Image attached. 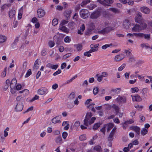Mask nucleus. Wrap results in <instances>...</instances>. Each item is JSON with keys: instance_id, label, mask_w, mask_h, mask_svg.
Segmentation results:
<instances>
[{"instance_id": "e2e57ef3", "label": "nucleus", "mask_w": 152, "mask_h": 152, "mask_svg": "<svg viewBox=\"0 0 152 152\" xmlns=\"http://www.w3.org/2000/svg\"><path fill=\"white\" fill-rule=\"evenodd\" d=\"M58 84L55 83L52 86V88L53 89L56 90L58 88Z\"/></svg>"}, {"instance_id": "bb28decb", "label": "nucleus", "mask_w": 152, "mask_h": 152, "mask_svg": "<svg viewBox=\"0 0 152 152\" xmlns=\"http://www.w3.org/2000/svg\"><path fill=\"white\" fill-rule=\"evenodd\" d=\"M148 129L145 128L142 129L141 130V134L143 135L144 136L148 133Z\"/></svg>"}, {"instance_id": "f8f14e48", "label": "nucleus", "mask_w": 152, "mask_h": 152, "mask_svg": "<svg viewBox=\"0 0 152 152\" xmlns=\"http://www.w3.org/2000/svg\"><path fill=\"white\" fill-rule=\"evenodd\" d=\"M131 129L136 132V135L139 136L140 135V129L139 127L137 126H132L131 127Z\"/></svg>"}, {"instance_id": "603ef678", "label": "nucleus", "mask_w": 152, "mask_h": 152, "mask_svg": "<svg viewBox=\"0 0 152 152\" xmlns=\"http://www.w3.org/2000/svg\"><path fill=\"white\" fill-rule=\"evenodd\" d=\"M98 45L99 44H92L90 45V48L91 49L97 48H96L98 47Z\"/></svg>"}, {"instance_id": "864d4df0", "label": "nucleus", "mask_w": 152, "mask_h": 152, "mask_svg": "<svg viewBox=\"0 0 152 152\" xmlns=\"http://www.w3.org/2000/svg\"><path fill=\"white\" fill-rule=\"evenodd\" d=\"M99 88L97 87L93 89V93L94 94L96 95L97 94L98 92Z\"/></svg>"}, {"instance_id": "338daca9", "label": "nucleus", "mask_w": 152, "mask_h": 152, "mask_svg": "<svg viewBox=\"0 0 152 152\" xmlns=\"http://www.w3.org/2000/svg\"><path fill=\"white\" fill-rule=\"evenodd\" d=\"M103 77H102V76H99L97 77V80L99 82H100L102 81L103 79Z\"/></svg>"}, {"instance_id": "412c9836", "label": "nucleus", "mask_w": 152, "mask_h": 152, "mask_svg": "<svg viewBox=\"0 0 152 152\" xmlns=\"http://www.w3.org/2000/svg\"><path fill=\"white\" fill-rule=\"evenodd\" d=\"M15 13V10L13 9L11 10L9 12V16L11 18H13L14 17Z\"/></svg>"}, {"instance_id": "37998d69", "label": "nucleus", "mask_w": 152, "mask_h": 152, "mask_svg": "<svg viewBox=\"0 0 152 152\" xmlns=\"http://www.w3.org/2000/svg\"><path fill=\"white\" fill-rule=\"evenodd\" d=\"M131 89L132 91V92L133 93L137 92L139 91L138 88L137 87L132 88Z\"/></svg>"}, {"instance_id": "13d9d810", "label": "nucleus", "mask_w": 152, "mask_h": 152, "mask_svg": "<svg viewBox=\"0 0 152 152\" xmlns=\"http://www.w3.org/2000/svg\"><path fill=\"white\" fill-rule=\"evenodd\" d=\"M136 111L134 110H132L130 113V115L131 116L133 117L134 116L135 114L136 113Z\"/></svg>"}, {"instance_id": "393cba45", "label": "nucleus", "mask_w": 152, "mask_h": 152, "mask_svg": "<svg viewBox=\"0 0 152 152\" xmlns=\"http://www.w3.org/2000/svg\"><path fill=\"white\" fill-rule=\"evenodd\" d=\"M7 39V38L6 37L2 35H0V43H2L5 42Z\"/></svg>"}, {"instance_id": "5fc2aeb1", "label": "nucleus", "mask_w": 152, "mask_h": 152, "mask_svg": "<svg viewBox=\"0 0 152 152\" xmlns=\"http://www.w3.org/2000/svg\"><path fill=\"white\" fill-rule=\"evenodd\" d=\"M84 55L88 57H90L91 56V55L89 51H88L84 52Z\"/></svg>"}, {"instance_id": "a18cd8bd", "label": "nucleus", "mask_w": 152, "mask_h": 152, "mask_svg": "<svg viewBox=\"0 0 152 152\" xmlns=\"http://www.w3.org/2000/svg\"><path fill=\"white\" fill-rule=\"evenodd\" d=\"M77 77V75H76L75 76L72 77L71 79L70 80H67V83H70L71 82H72V81L74 80Z\"/></svg>"}, {"instance_id": "49530a36", "label": "nucleus", "mask_w": 152, "mask_h": 152, "mask_svg": "<svg viewBox=\"0 0 152 152\" xmlns=\"http://www.w3.org/2000/svg\"><path fill=\"white\" fill-rule=\"evenodd\" d=\"M34 107L33 106H31L30 107L28 108L26 111H25L23 112L24 114L25 113H28L30 111H32L33 110Z\"/></svg>"}, {"instance_id": "0eeeda50", "label": "nucleus", "mask_w": 152, "mask_h": 152, "mask_svg": "<svg viewBox=\"0 0 152 152\" xmlns=\"http://www.w3.org/2000/svg\"><path fill=\"white\" fill-rule=\"evenodd\" d=\"M100 12L99 11H96L92 13L90 16L92 19H96L98 18L100 15Z\"/></svg>"}, {"instance_id": "3c124183", "label": "nucleus", "mask_w": 152, "mask_h": 152, "mask_svg": "<svg viewBox=\"0 0 152 152\" xmlns=\"http://www.w3.org/2000/svg\"><path fill=\"white\" fill-rule=\"evenodd\" d=\"M125 64H123L121 66L118 68V70L119 71H121L125 67Z\"/></svg>"}, {"instance_id": "4be33fe9", "label": "nucleus", "mask_w": 152, "mask_h": 152, "mask_svg": "<svg viewBox=\"0 0 152 152\" xmlns=\"http://www.w3.org/2000/svg\"><path fill=\"white\" fill-rule=\"evenodd\" d=\"M74 47L78 51L81 50L83 49V46L81 44L75 45Z\"/></svg>"}, {"instance_id": "f03ea898", "label": "nucleus", "mask_w": 152, "mask_h": 152, "mask_svg": "<svg viewBox=\"0 0 152 152\" xmlns=\"http://www.w3.org/2000/svg\"><path fill=\"white\" fill-rule=\"evenodd\" d=\"M92 116V115L91 112L87 113L85 118L84 120L83 124L85 126H88L89 125H91L94 122L96 118L94 117L90 119Z\"/></svg>"}, {"instance_id": "7ed1b4c3", "label": "nucleus", "mask_w": 152, "mask_h": 152, "mask_svg": "<svg viewBox=\"0 0 152 152\" xmlns=\"http://www.w3.org/2000/svg\"><path fill=\"white\" fill-rule=\"evenodd\" d=\"M66 21L62 20L61 22L59 27V29L61 31L66 33Z\"/></svg>"}, {"instance_id": "39448f33", "label": "nucleus", "mask_w": 152, "mask_h": 152, "mask_svg": "<svg viewBox=\"0 0 152 152\" xmlns=\"http://www.w3.org/2000/svg\"><path fill=\"white\" fill-rule=\"evenodd\" d=\"M142 14L139 12L137 14L136 16L135 17V20L136 22L139 23H141L144 20L142 18Z\"/></svg>"}, {"instance_id": "f257e3e1", "label": "nucleus", "mask_w": 152, "mask_h": 152, "mask_svg": "<svg viewBox=\"0 0 152 152\" xmlns=\"http://www.w3.org/2000/svg\"><path fill=\"white\" fill-rule=\"evenodd\" d=\"M110 24L107 22H105L102 24V25L104 28L98 31V33L100 34H107L110 31L113 30V28L110 26Z\"/></svg>"}, {"instance_id": "72a5a7b5", "label": "nucleus", "mask_w": 152, "mask_h": 152, "mask_svg": "<svg viewBox=\"0 0 152 152\" xmlns=\"http://www.w3.org/2000/svg\"><path fill=\"white\" fill-rule=\"evenodd\" d=\"M62 140V139L61 136H59L56 139L55 141L56 143H62L61 142Z\"/></svg>"}, {"instance_id": "cd10ccee", "label": "nucleus", "mask_w": 152, "mask_h": 152, "mask_svg": "<svg viewBox=\"0 0 152 152\" xmlns=\"http://www.w3.org/2000/svg\"><path fill=\"white\" fill-rule=\"evenodd\" d=\"M145 20H143V22H142L140 24V26H141L142 30V29H145L147 27V24L145 23Z\"/></svg>"}, {"instance_id": "a878e982", "label": "nucleus", "mask_w": 152, "mask_h": 152, "mask_svg": "<svg viewBox=\"0 0 152 152\" xmlns=\"http://www.w3.org/2000/svg\"><path fill=\"white\" fill-rule=\"evenodd\" d=\"M23 10V7H21L19 10L18 14V18L19 19H21L22 16V13Z\"/></svg>"}, {"instance_id": "c03bdc74", "label": "nucleus", "mask_w": 152, "mask_h": 152, "mask_svg": "<svg viewBox=\"0 0 152 152\" xmlns=\"http://www.w3.org/2000/svg\"><path fill=\"white\" fill-rule=\"evenodd\" d=\"M39 98V96L37 95H35L33 97L32 99H31L30 102H32L34 100L38 99Z\"/></svg>"}, {"instance_id": "ea45409f", "label": "nucleus", "mask_w": 152, "mask_h": 152, "mask_svg": "<svg viewBox=\"0 0 152 152\" xmlns=\"http://www.w3.org/2000/svg\"><path fill=\"white\" fill-rule=\"evenodd\" d=\"M19 37H17L15 38L12 44V47H13L14 46H15L17 44V42H18L19 40Z\"/></svg>"}, {"instance_id": "0e129e2a", "label": "nucleus", "mask_w": 152, "mask_h": 152, "mask_svg": "<svg viewBox=\"0 0 152 152\" xmlns=\"http://www.w3.org/2000/svg\"><path fill=\"white\" fill-rule=\"evenodd\" d=\"M22 88V86L21 84H18L16 86V88L17 90H20Z\"/></svg>"}, {"instance_id": "6e6d98bb", "label": "nucleus", "mask_w": 152, "mask_h": 152, "mask_svg": "<svg viewBox=\"0 0 152 152\" xmlns=\"http://www.w3.org/2000/svg\"><path fill=\"white\" fill-rule=\"evenodd\" d=\"M75 93L74 92H72L70 94L69 97L71 99H73L75 97Z\"/></svg>"}, {"instance_id": "7c9ffc66", "label": "nucleus", "mask_w": 152, "mask_h": 152, "mask_svg": "<svg viewBox=\"0 0 152 152\" xmlns=\"http://www.w3.org/2000/svg\"><path fill=\"white\" fill-rule=\"evenodd\" d=\"M97 1L98 2L103 5L104 6L106 7L110 6V5L106 4V2L104 0H97Z\"/></svg>"}, {"instance_id": "e433bc0d", "label": "nucleus", "mask_w": 152, "mask_h": 152, "mask_svg": "<svg viewBox=\"0 0 152 152\" xmlns=\"http://www.w3.org/2000/svg\"><path fill=\"white\" fill-rule=\"evenodd\" d=\"M95 28L94 24L93 23H91L89 25V29L91 31H92Z\"/></svg>"}, {"instance_id": "dca6fc26", "label": "nucleus", "mask_w": 152, "mask_h": 152, "mask_svg": "<svg viewBox=\"0 0 152 152\" xmlns=\"http://www.w3.org/2000/svg\"><path fill=\"white\" fill-rule=\"evenodd\" d=\"M117 101L118 102H121L125 103L126 101V98L125 97L123 96H118L116 99Z\"/></svg>"}, {"instance_id": "bf43d9fd", "label": "nucleus", "mask_w": 152, "mask_h": 152, "mask_svg": "<svg viewBox=\"0 0 152 152\" xmlns=\"http://www.w3.org/2000/svg\"><path fill=\"white\" fill-rule=\"evenodd\" d=\"M47 53L46 50H43L42 51L41 55L43 56H44L46 55Z\"/></svg>"}, {"instance_id": "58836bf2", "label": "nucleus", "mask_w": 152, "mask_h": 152, "mask_svg": "<svg viewBox=\"0 0 152 152\" xmlns=\"http://www.w3.org/2000/svg\"><path fill=\"white\" fill-rule=\"evenodd\" d=\"M58 20L57 19H54L52 21V24L53 26H56L58 23Z\"/></svg>"}, {"instance_id": "f704fd0d", "label": "nucleus", "mask_w": 152, "mask_h": 152, "mask_svg": "<svg viewBox=\"0 0 152 152\" xmlns=\"http://www.w3.org/2000/svg\"><path fill=\"white\" fill-rule=\"evenodd\" d=\"M79 139L81 141L84 140L86 139V135L85 134H83L79 136Z\"/></svg>"}, {"instance_id": "69168bd1", "label": "nucleus", "mask_w": 152, "mask_h": 152, "mask_svg": "<svg viewBox=\"0 0 152 152\" xmlns=\"http://www.w3.org/2000/svg\"><path fill=\"white\" fill-rule=\"evenodd\" d=\"M94 149L97 151H99L101 150V147L99 146H96L94 147Z\"/></svg>"}, {"instance_id": "4c0bfd02", "label": "nucleus", "mask_w": 152, "mask_h": 152, "mask_svg": "<svg viewBox=\"0 0 152 152\" xmlns=\"http://www.w3.org/2000/svg\"><path fill=\"white\" fill-rule=\"evenodd\" d=\"M112 91L115 92V93H119L121 91V89L120 88H117L115 89H112Z\"/></svg>"}, {"instance_id": "774afa93", "label": "nucleus", "mask_w": 152, "mask_h": 152, "mask_svg": "<svg viewBox=\"0 0 152 152\" xmlns=\"http://www.w3.org/2000/svg\"><path fill=\"white\" fill-rule=\"evenodd\" d=\"M135 61V59L134 57H132L129 58V62H134Z\"/></svg>"}, {"instance_id": "c756f323", "label": "nucleus", "mask_w": 152, "mask_h": 152, "mask_svg": "<svg viewBox=\"0 0 152 152\" xmlns=\"http://www.w3.org/2000/svg\"><path fill=\"white\" fill-rule=\"evenodd\" d=\"M114 134L111 132L109 134V136L108 137V140L110 142H111L113 140V137Z\"/></svg>"}, {"instance_id": "8fccbe9b", "label": "nucleus", "mask_w": 152, "mask_h": 152, "mask_svg": "<svg viewBox=\"0 0 152 152\" xmlns=\"http://www.w3.org/2000/svg\"><path fill=\"white\" fill-rule=\"evenodd\" d=\"M31 74V69H28L26 75V77H28Z\"/></svg>"}, {"instance_id": "9b49d317", "label": "nucleus", "mask_w": 152, "mask_h": 152, "mask_svg": "<svg viewBox=\"0 0 152 152\" xmlns=\"http://www.w3.org/2000/svg\"><path fill=\"white\" fill-rule=\"evenodd\" d=\"M125 57V55L122 54H119L115 56L114 59L116 61H119L122 60Z\"/></svg>"}, {"instance_id": "79ce46f5", "label": "nucleus", "mask_w": 152, "mask_h": 152, "mask_svg": "<svg viewBox=\"0 0 152 152\" xmlns=\"http://www.w3.org/2000/svg\"><path fill=\"white\" fill-rule=\"evenodd\" d=\"M147 40H149L150 39V34H144L143 38Z\"/></svg>"}, {"instance_id": "a211bd4d", "label": "nucleus", "mask_w": 152, "mask_h": 152, "mask_svg": "<svg viewBox=\"0 0 152 152\" xmlns=\"http://www.w3.org/2000/svg\"><path fill=\"white\" fill-rule=\"evenodd\" d=\"M17 84L16 79L14 78L12 79L10 83V87L11 89L14 88Z\"/></svg>"}, {"instance_id": "1a4fd4ad", "label": "nucleus", "mask_w": 152, "mask_h": 152, "mask_svg": "<svg viewBox=\"0 0 152 152\" xmlns=\"http://www.w3.org/2000/svg\"><path fill=\"white\" fill-rule=\"evenodd\" d=\"M37 15L38 18H41L44 16L45 15V11L41 9H38L37 10Z\"/></svg>"}, {"instance_id": "473e14b6", "label": "nucleus", "mask_w": 152, "mask_h": 152, "mask_svg": "<svg viewBox=\"0 0 152 152\" xmlns=\"http://www.w3.org/2000/svg\"><path fill=\"white\" fill-rule=\"evenodd\" d=\"M113 107L115 111V114L118 115L119 111V109L118 107L115 104H114L113 105Z\"/></svg>"}, {"instance_id": "a19ab883", "label": "nucleus", "mask_w": 152, "mask_h": 152, "mask_svg": "<svg viewBox=\"0 0 152 152\" xmlns=\"http://www.w3.org/2000/svg\"><path fill=\"white\" fill-rule=\"evenodd\" d=\"M113 44L111 43L110 44H106L102 46V48L103 50L106 49L107 48L109 47L110 46H112Z\"/></svg>"}, {"instance_id": "9d476101", "label": "nucleus", "mask_w": 152, "mask_h": 152, "mask_svg": "<svg viewBox=\"0 0 152 152\" xmlns=\"http://www.w3.org/2000/svg\"><path fill=\"white\" fill-rule=\"evenodd\" d=\"M23 108V104L21 102H19L17 104L15 109L17 112H19L22 110Z\"/></svg>"}, {"instance_id": "4468645a", "label": "nucleus", "mask_w": 152, "mask_h": 152, "mask_svg": "<svg viewBox=\"0 0 152 152\" xmlns=\"http://www.w3.org/2000/svg\"><path fill=\"white\" fill-rule=\"evenodd\" d=\"M142 30L141 26L137 24H136L132 28V31L134 32H140Z\"/></svg>"}, {"instance_id": "2eb2a0df", "label": "nucleus", "mask_w": 152, "mask_h": 152, "mask_svg": "<svg viewBox=\"0 0 152 152\" xmlns=\"http://www.w3.org/2000/svg\"><path fill=\"white\" fill-rule=\"evenodd\" d=\"M46 66L52 69L56 70L58 67V65L57 64L54 65L53 64L49 63L47 64Z\"/></svg>"}, {"instance_id": "5701e85b", "label": "nucleus", "mask_w": 152, "mask_h": 152, "mask_svg": "<svg viewBox=\"0 0 152 152\" xmlns=\"http://www.w3.org/2000/svg\"><path fill=\"white\" fill-rule=\"evenodd\" d=\"M134 36L136 37L140 38H143L144 34L142 33H134Z\"/></svg>"}, {"instance_id": "2f4dec72", "label": "nucleus", "mask_w": 152, "mask_h": 152, "mask_svg": "<svg viewBox=\"0 0 152 152\" xmlns=\"http://www.w3.org/2000/svg\"><path fill=\"white\" fill-rule=\"evenodd\" d=\"M68 26L69 28L72 29L74 28L75 26V23L73 22L72 21L68 23Z\"/></svg>"}, {"instance_id": "09e8293b", "label": "nucleus", "mask_w": 152, "mask_h": 152, "mask_svg": "<svg viewBox=\"0 0 152 152\" xmlns=\"http://www.w3.org/2000/svg\"><path fill=\"white\" fill-rule=\"evenodd\" d=\"M27 62L26 61L24 62L23 63V72H24L26 71L25 69L27 67Z\"/></svg>"}, {"instance_id": "6ab92c4d", "label": "nucleus", "mask_w": 152, "mask_h": 152, "mask_svg": "<svg viewBox=\"0 0 152 152\" xmlns=\"http://www.w3.org/2000/svg\"><path fill=\"white\" fill-rule=\"evenodd\" d=\"M130 24V23L129 20H126L123 23V27L126 29H128L129 28Z\"/></svg>"}, {"instance_id": "052dcab7", "label": "nucleus", "mask_w": 152, "mask_h": 152, "mask_svg": "<svg viewBox=\"0 0 152 152\" xmlns=\"http://www.w3.org/2000/svg\"><path fill=\"white\" fill-rule=\"evenodd\" d=\"M61 72V70L59 69H58V70L55 72H54L53 74V75L54 76H56L60 73Z\"/></svg>"}, {"instance_id": "680f3d73", "label": "nucleus", "mask_w": 152, "mask_h": 152, "mask_svg": "<svg viewBox=\"0 0 152 152\" xmlns=\"http://www.w3.org/2000/svg\"><path fill=\"white\" fill-rule=\"evenodd\" d=\"M88 84V82L87 80H85L83 84H82V85L83 86L87 87V85Z\"/></svg>"}, {"instance_id": "4d7b16f0", "label": "nucleus", "mask_w": 152, "mask_h": 152, "mask_svg": "<svg viewBox=\"0 0 152 152\" xmlns=\"http://www.w3.org/2000/svg\"><path fill=\"white\" fill-rule=\"evenodd\" d=\"M63 138L65 140L66 138V132H63L62 134Z\"/></svg>"}, {"instance_id": "6e6552de", "label": "nucleus", "mask_w": 152, "mask_h": 152, "mask_svg": "<svg viewBox=\"0 0 152 152\" xmlns=\"http://www.w3.org/2000/svg\"><path fill=\"white\" fill-rule=\"evenodd\" d=\"M140 10L142 12L146 14H149L151 12V10L149 8L145 6L140 7Z\"/></svg>"}, {"instance_id": "ddd939ff", "label": "nucleus", "mask_w": 152, "mask_h": 152, "mask_svg": "<svg viewBox=\"0 0 152 152\" xmlns=\"http://www.w3.org/2000/svg\"><path fill=\"white\" fill-rule=\"evenodd\" d=\"M131 96L133 101L140 102L142 100V99L140 96L137 94L135 96L131 95Z\"/></svg>"}, {"instance_id": "aec40b11", "label": "nucleus", "mask_w": 152, "mask_h": 152, "mask_svg": "<svg viewBox=\"0 0 152 152\" xmlns=\"http://www.w3.org/2000/svg\"><path fill=\"white\" fill-rule=\"evenodd\" d=\"M104 125L106 128L107 129V132H108L110 130L112 129L114 126V124L112 123H109L107 124H106Z\"/></svg>"}, {"instance_id": "c9c22d12", "label": "nucleus", "mask_w": 152, "mask_h": 152, "mask_svg": "<svg viewBox=\"0 0 152 152\" xmlns=\"http://www.w3.org/2000/svg\"><path fill=\"white\" fill-rule=\"evenodd\" d=\"M131 52L132 50L129 49L124 50V52L126 54V56H129L131 55Z\"/></svg>"}, {"instance_id": "c85d7f7f", "label": "nucleus", "mask_w": 152, "mask_h": 152, "mask_svg": "<svg viewBox=\"0 0 152 152\" xmlns=\"http://www.w3.org/2000/svg\"><path fill=\"white\" fill-rule=\"evenodd\" d=\"M101 124L100 123L95 124L93 126V129L94 130L97 129L100 126Z\"/></svg>"}, {"instance_id": "423d86ee", "label": "nucleus", "mask_w": 152, "mask_h": 152, "mask_svg": "<svg viewBox=\"0 0 152 152\" xmlns=\"http://www.w3.org/2000/svg\"><path fill=\"white\" fill-rule=\"evenodd\" d=\"M48 92V90L45 87H41L37 91L38 94L39 95H44Z\"/></svg>"}, {"instance_id": "20e7f679", "label": "nucleus", "mask_w": 152, "mask_h": 152, "mask_svg": "<svg viewBox=\"0 0 152 152\" xmlns=\"http://www.w3.org/2000/svg\"><path fill=\"white\" fill-rule=\"evenodd\" d=\"M80 15L83 18H86L89 15V12L88 10L83 9L80 12Z\"/></svg>"}, {"instance_id": "de8ad7c7", "label": "nucleus", "mask_w": 152, "mask_h": 152, "mask_svg": "<svg viewBox=\"0 0 152 152\" xmlns=\"http://www.w3.org/2000/svg\"><path fill=\"white\" fill-rule=\"evenodd\" d=\"M48 45L50 48H52L54 46L55 43L52 41H50L48 42Z\"/></svg>"}, {"instance_id": "b1692460", "label": "nucleus", "mask_w": 152, "mask_h": 152, "mask_svg": "<svg viewBox=\"0 0 152 152\" xmlns=\"http://www.w3.org/2000/svg\"><path fill=\"white\" fill-rule=\"evenodd\" d=\"M109 10L115 13H119L120 10L118 9L115 8H110Z\"/></svg>"}, {"instance_id": "f3484780", "label": "nucleus", "mask_w": 152, "mask_h": 152, "mask_svg": "<svg viewBox=\"0 0 152 152\" xmlns=\"http://www.w3.org/2000/svg\"><path fill=\"white\" fill-rule=\"evenodd\" d=\"M60 118V117L59 116L55 117L52 119V122L54 124L60 123H61V121L59 120Z\"/></svg>"}]
</instances>
